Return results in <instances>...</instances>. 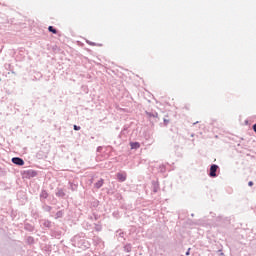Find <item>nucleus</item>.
Returning <instances> with one entry per match:
<instances>
[{
  "label": "nucleus",
  "mask_w": 256,
  "mask_h": 256,
  "mask_svg": "<svg viewBox=\"0 0 256 256\" xmlns=\"http://www.w3.org/2000/svg\"><path fill=\"white\" fill-rule=\"evenodd\" d=\"M217 169H219V166H217V164H213L210 167V177H217Z\"/></svg>",
  "instance_id": "f257e3e1"
},
{
  "label": "nucleus",
  "mask_w": 256,
  "mask_h": 256,
  "mask_svg": "<svg viewBox=\"0 0 256 256\" xmlns=\"http://www.w3.org/2000/svg\"><path fill=\"white\" fill-rule=\"evenodd\" d=\"M12 163H14V165H19L20 167L25 165V161L19 157L12 158Z\"/></svg>",
  "instance_id": "f03ea898"
},
{
  "label": "nucleus",
  "mask_w": 256,
  "mask_h": 256,
  "mask_svg": "<svg viewBox=\"0 0 256 256\" xmlns=\"http://www.w3.org/2000/svg\"><path fill=\"white\" fill-rule=\"evenodd\" d=\"M117 179H118V181H121V182L126 181L127 175L123 174V173H118L117 174Z\"/></svg>",
  "instance_id": "7ed1b4c3"
},
{
  "label": "nucleus",
  "mask_w": 256,
  "mask_h": 256,
  "mask_svg": "<svg viewBox=\"0 0 256 256\" xmlns=\"http://www.w3.org/2000/svg\"><path fill=\"white\" fill-rule=\"evenodd\" d=\"M130 147L131 149H139V147H141V144H139V142H131Z\"/></svg>",
  "instance_id": "20e7f679"
},
{
  "label": "nucleus",
  "mask_w": 256,
  "mask_h": 256,
  "mask_svg": "<svg viewBox=\"0 0 256 256\" xmlns=\"http://www.w3.org/2000/svg\"><path fill=\"white\" fill-rule=\"evenodd\" d=\"M96 189H101L103 187V179H100L98 182L95 183Z\"/></svg>",
  "instance_id": "39448f33"
},
{
  "label": "nucleus",
  "mask_w": 256,
  "mask_h": 256,
  "mask_svg": "<svg viewBox=\"0 0 256 256\" xmlns=\"http://www.w3.org/2000/svg\"><path fill=\"white\" fill-rule=\"evenodd\" d=\"M153 185V191L154 193H157L159 191V184L157 182H154Z\"/></svg>",
  "instance_id": "423d86ee"
},
{
  "label": "nucleus",
  "mask_w": 256,
  "mask_h": 256,
  "mask_svg": "<svg viewBox=\"0 0 256 256\" xmlns=\"http://www.w3.org/2000/svg\"><path fill=\"white\" fill-rule=\"evenodd\" d=\"M48 31H50V33H53L54 35H57V29L53 28V26H49Z\"/></svg>",
  "instance_id": "0eeeda50"
},
{
  "label": "nucleus",
  "mask_w": 256,
  "mask_h": 256,
  "mask_svg": "<svg viewBox=\"0 0 256 256\" xmlns=\"http://www.w3.org/2000/svg\"><path fill=\"white\" fill-rule=\"evenodd\" d=\"M124 251H126V253H131V244L124 246Z\"/></svg>",
  "instance_id": "6e6552de"
},
{
  "label": "nucleus",
  "mask_w": 256,
  "mask_h": 256,
  "mask_svg": "<svg viewBox=\"0 0 256 256\" xmlns=\"http://www.w3.org/2000/svg\"><path fill=\"white\" fill-rule=\"evenodd\" d=\"M56 195L58 197H65V192H63V190H58V192L56 193Z\"/></svg>",
  "instance_id": "1a4fd4ad"
},
{
  "label": "nucleus",
  "mask_w": 256,
  "mask_h": 256,
  "mask_svg": "<svg viewBox=\"0 0 256 256\" xmlns=\"http://www.w3.org/2000/svg\"><path fill=\"white\" fill-rule=\"evenodd\" d=\"M40 197H41L42 199H47V192L42 191V193L40 194Z\"/></svg>",
  "instance_id": "9d476101"
},
{
  "label": "nucleus",
  "mask_w": 256,
  "mask_h": 256,
  "mask_svg": "<svg viewBox=\"0 0 256 256\" xmlns=\"http://www.w3.org/2000/svg\"><path fill=\"white\" fill-rule=\"evenodd\" d=\"M80 130H81L80 126L74 125V131H80Z\"/></svg>",
  "instance_id": "9b49d317"
},
{
  "label": "nucleus",
  "mask_w": 256,
  "mask_h": 256,
  "mask_svg": "<svg viewBox=\"0 0 256 256\" xmlns=\"http://www.w3.org/2000/svg\"><path fill=\"white\" fill-rule=\"evenodd\" d=\"M63 216V212L59 211L57 212V217H62Z\"/></svg>",
  "instance_id": "f8f14e48"
},
{
  "label": "nucleus",
  "mask_w": 256,
  "mask_h": 256,
  "mask_svg": "<svg viewBox=\"0 0 256 256\" xmlns=\"http://www.w3.org/2000/svg\"><path fill=\"white\" fill-rule=\"evenodd\" d=\"M44 225H45L46 227H51V222H46Z\"/></svg>",
  "instance_id": "ddd939ff"
},
{
  "label": "nucleus",
  "mask_w": 256,
  "mask_h": 256,
  "mask_svg": "<svg viewBox=\"0 0 256 256\" xmlns=\"http://www.w3.org/2000/svg\"><path fill=\"white\" fill-rule=\"evenodd\" d=\"M249 187H253V181L248 182Z\"/></svg>",
  "instance_id": "4468645a"
},
{
  "label": "nucleus",
  "mask_w": 256,
  "mask_h": 256,
  "mask_svg": "<svg viewBox=\"0 0 256 256\" xmlns=\"http://www.w3.org/2000/svg\"><path fill=\"white\" fill-rule=\"evenodd\" d=\"M190 251H191V249L189 248V249L187 250V252H186V255H187V256L190 255Z\"/></svg>",
  "instance_id": "2eb2a0df"
},
{
  "label": "nucleus",
  "mask_w": 256,
  "mask_h": 256,
  "mask_svg": "<svg viewBox=\"0 0 256 256\" xmlns=\"http://www.w3.org/2000/svg\"><path fill=\"white\" fill-rule=\"evenodd\" d=\"M89 45L95 46V42H88Z\"/></svg>",
  "instance_id": "dca6fc26"
},
{
  "label": "nucleus",
  "mask_w": 256,
  "mask_h": 256,
  "mask_svg": "<svg viewBox=\"0 0 256 256\" xmlns=\"http://www.w3.org/2000/svg\"><path fill=\"white\" fill-rule=\"evenodd\" d=\"M197 123H199V122H194V125H197Z\"/></svg>",
  "instance_id": "f3484780"
}]
</instances>
